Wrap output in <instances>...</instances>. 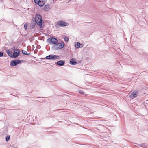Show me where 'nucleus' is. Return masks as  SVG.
Listing matches in <instances>:
<instances>
[{"label":"nucleus","instance_id":"nucleus-9","mask_svg":"<svg viewBox=\"0 0 148 148\" xmlns=\"http://www.w3.org/2000/svg\"><path fill=\"white\" fill-rule=\"evenodd\" d=\"M138 92V91L133 92L130 95V98L131 99H133L136 97L137 96V94Z\"/></svg>","mask_w":148,"mask_h":148},{"label":"nucleus","instance_id":"nucleus-13","mask_svg":"<svg viewBox=\"0 0 148 148\" xmlns=\"http://www.w3.org/2000/svg\"><path fill=\"white\" fill-rule=\"evenodd\" d=\"M75 46L77 48H78L82 47V45L79 42H77L75 45Z\"/></svg>","mask_w":148,"mask_h":148},{"label":"nucleus","instance_id":"nucleus-6","mask_svg":"<svg viewBox=\"0 0 148 148\" xmlns=\"http://www.w3.org/2000/svg\"><path fill=\"white\" fill-rule=\"evenodd\" d=\"M58 56L53 55H50L46 57V59L55 60L57 59Z\"/></svg>","mask_w":148,"mask_h":148},{"label":"nucleus","instance_id":"nucleus-5","mask_svg":"<svg viewBox=\"0 0 148 148\" xmlns=\"http://www.w3.org/2000/svg\"><path fill=\"white\" fill-rule=\"evenodd\" d=\"M20 51L18 49H14V50L12 56L13 58H16L18 57L19 55Z\"/></svg>","mask_w":148,"mask_h":148},{"label":"nucleus","instance_id":"nucleus-19","mask_svg":"<svg viewBox=\"0 0 148 148\" xmlns=\"http://www.w3.org/2000/svg\"><path fill=\"white\" fill-rule=\"evenodd\" d=\"M10 137L9 136H7L6 138V140L7 141L9 140Z\"/></svg>","mask_w":148,"mask_h":148},{"label":"nucleus","instance_id":"nucleus-17","mask_svg":"<svg viewBox=\"0 0 148 148\" xmlns=\"http://www.w3.org/2000/svg\"><path fill=\"white\" fill-rule=\"evenodd\" d=\"M24 27L25 30H26L27 27V25L26 24H25L24 25Z\"/></svg>","mask_w":148,"mask_h":148},{"label":"nucleus","instance_id":"nucleus-16","mask_svg":"<svg viewBox=\"0 0 148 148\" xmlns=\"http://www.w3.org/2000/svg\"><path fill=\"white\" fill-rule=\"evenodd\" d=\"M64 40L66 42H67L69 40V38L68 37H65L64 38Z\"/></svg>","mask_w":148,"mask_h":148},{"label":"nucleus","instance_id":"nucleus-12","mask_svg":"<svg viewBox=\"0 0 148 148\" xmlns=\"http://www.w3.org/2000/svg\"><path fill=\"white\" fill-rule=\"evenodd\" d=\"M70 64L73 65H75L77 64V62L76 61H74V59H72L70 62Z\"/></svg>","mask_w":148,"mask_h":148},{"label":"nucleus","instance_id":"nucleus-14","mask_svg":"<svg viewBox=\"0 0 148 148\" xmlns=\"http://www.w3.org/2000/svg\"><path fill=\"white\" fill-rule=\"evenodd\" d=\"M49 8H50L49 6L46 5L44 6V9L45 11H47L49 10Z\"/></svg>","mask_w":148,"mask_h":148},{"label":"nucleus","instance_id":"nucleus-11","mask_svg":"<svg viewBox=\"0 0 148 148\" xmlns=\"http://www.w3.org/2000/svg\"><path fill=\"white\" fill-rule=\"evenodd\" d=\"M8 55L10 57L12 58L13 56L12 52L10 49H8L6 51Z\"/></svg>","mask_w":148,"mask_h":148},{"label":"nucleus","instance_id":"nucleus-8","mask_svg":"<svg viewBox=\"0 0 148 148\" xmlns=\"http://www.w3.org/2000/svg\"><path fill=\"white\" fill-rule=\"evenodd\" d=\"M66 23L63 22L62 21H58L57 23V25L60 26H64L67 25Z\"/></svg>","mask_w":148,"mask_h":148},{"label":"nucleus","instance_id":"nucleus-20","mask_svg":"<svg viewBox=\"0 0 148 148\" xmlns=\"http://www.w3.org/2000/svg\"><path fill=\"white\" fill-rule=\"evenodd\" d=\"M3 56V53L0 52V57Z\"/></svg>","mask_w":148,"mask_h":148},{"label":"nucleus","instance_id":"nucleus-15","mask_svg":"<svg viewBox=\"0 0 148 148\" xmlns=\"http://www.w3.org/2000/svg\"><path fill=\"white\" fill-rule=\"evenodd\" d=\"M22 53L24 54H25V55H28V54L27 53V52L25 51L22 50Z\"/></svg>","mask_w":148,"mask_h":148},{"label":"nucleus","instance_id":"nucleus-2","mask_svg":"<svg viewBox=\"0 0 148 148\" xmlns=\"http://www.w3.org/2000/svg\"><path fill=\"white\" fill-rule=\"evenodd\" d=\"M34 2L36 4H38L40 6H43L45 3L44 0H34Z\"/></svg>","mask_w":148,"mask_h":148},{"label":"nucleus","instance_id":"nucleus-10","mask_svg":"<svg viewBox=\"0 0 148 148\" xmlns=\"http://www.w3.org/2000/svg\"><path fill=\"white\" fill-rule=\"evenodd\" d=\"M65 62L63 60H60L57 62V64L58 65L62 66L64 64Z\"/></svg>","mask_w":148,"mask_h":148},{"label":"nucleus","instance_id":"nucleus-3","mask_svg":"<svg viewBox=\"0 0 148 148\" xmlns=\"http://www.w3.org/2000/svg\"><path fill=\"white\" fill-rule=\"evenodd\" d=\"M21 62V61L20 60H15L11 62L10 65L12 66H15Z\"/></svg>","mask_w":148,"mask_h":148},{"label":"nucleus","instance_id":"nucleus-18","mask_svg":"<svg viewBox=\"0 0 148 148\" xmlns=\"http://www.w3.org/2000/svg\"><path fill=\"white\" fill-rule=\"evenodd\" d=\"M79 93L81 95H83L84 94V92L82 90H80L79 92Z\"/></svg>","mask_w":148,"mask_h":148},{"label":"nucleus","instance_id":"nucleus-7","mask_svg":"<svg viewBox=\"0 0 148 148\" xmlns=\"http://www.w3.org/2000/svg\"><path fill=\"white\" fill-rule=\"evenodd\" d=\"M64 46V43L63 42L62 43H58L56 45L57 49H61Z\"/></svg>","mask_w":148,"mask_h":148},{"label":"nucleus","instance_id":"nucleus-4","mask_svg":"<svg viewBox=\"0 0 148 148\" xmlns=\"http://www.w3.org/2000/svg\"><path fill=\"white\" fill-rule=\"evenodd\" d=\"M49 42L52 44H55L58 42L57 40L54 38H50L48 39Z\"/></svg>","mask_w":148,"mask_h":148},{"label":"nucleus","instance_id":"nucleus-1","mask_svg":"<svg viewBox=\"0 0 148 148\" xmlns=\"http://www.w3.org/2000/svg\"><path fill=\"white\" fill-rule=\"evenodd\" d=\"M35 21L37 24L40 26H41L42 24V21L41 16L39 14L35 15Z\"/></svg>","mask_w":148,"mask_h":148}]
</instances>
